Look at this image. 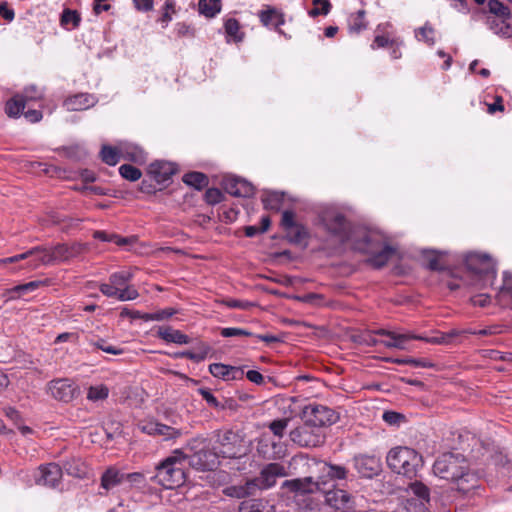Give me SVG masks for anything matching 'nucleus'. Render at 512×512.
Here are the masks:
<instances>
[{"label": "nucleus", "instance_id": "680f3d73", "mask_svg": "<svg viewBox=\"0 0 512 512\" xmlns=\"http://www.w3.org/2000/svg\"><path fill=\"white\" fill-rule=\"evenodd\" d=\"M174 12H175L174 0H165L161 21L167 25L172 20V14Z\"/></svg>", "mask_w": 512, "mask_h": 512}, {"label": "nucleus", "instance_id": "79ce46f5", "mask_svg": "<svg viewBox=\"0 0 512 512\" xmlns=\"http://www.w3.org/2000/svg\"><path fill=\"white\" fill-rule=\"evenodd\" d=\"M108 395L109 388L106 385L99 384L89 387L87 392V399L95 402L106 399Z\"/></svg>", "mask_w": 512, "mask_h": 512}, {"label": "nucleus", "instance_id": "473e14b6", "mask_svg": "<svg viewBox=\"0 0 512 512\" xmlns=\"http://www.w3.org/2000/svg\"><path fill=\"white\" fill-rule=\"evenodd\" d=\"M227 42H240L243 39V33L240 32L239 22L234 18H229L224 24Z\"/></svg>", "mask_w": 512, "mask_h": 512}, {"label": "nucleus", "instance_id": "72a5a7b5", "mask_svg": "<svg viewBox=\"0 0 512 512\" xmlns=\"http://www.w3.org/2000/svg\"><path fill=\"white\" fill-rule=\"evenodd\" d=\"M488 8L492 14L490 17L506 18V20H511L512 18L509 8L499 0H488Z\"/></svg>", "mask_w": 512, "mask_h": 512}, {"label": "nucleus", "instance_id": "f257e3e1", "mask_svg": "<svg viewBox=\"0 0 512 512\" xmlns=\"http://www.w3.org/2000/svg\"><path fill=\"white\" fill-rule=\"evenodd\" d=\"M435 475L456 482L460 491L467 492L475 486L476 476L468 469V463L461 454L447 453L440 456L433 465Z\"/></svg>", "mask_w": 512, "mask_h": 512}, {"label": "nucleus", "instance_id": "4468645a", "mask_svg": "<svg viewBox=\"0 0 512 512\" xmlns=\"http://www.w3.org/2000/svg\"><path fill=\"white\" fill-rule=\"evenodd\" d=\"M48 393L56 400L70 402L78 394V388L69 379L52 380L47 385Z\"/></svg>", "mask_w": 512, "mask_h": 512}, {"label": "nucleus", "instance_id": "603ef678", "mask_svg": "<svg viewBox=\"0 0 512 512\" xmlns=\"http://www.w3.org/2000/svg\"><path fill=\"white\" fill-rule=\"evenodd\" d=\"M220 334L222 337L229 338V337H252L254 334L246 329L237 328V327H225L222 328L220 331Z\"/></svg>", "mask_w": 512, "mask_h": 512}, {"label": "nucleus", "instance_id": "37998d69", "mask_svg": "<svg viewBox=\"0 0 512 512\" xmlns=\"http://www.w3.org/2000/svg\"><path fill=\"white\" fill-rule=\"evenodd\" d=\"M133 275L129 271H119L110 275L109 282H111L117 290H121L132 279Z\"/></svg>", "mask_w": 512, "mask_h": 512}, {"label": "nucleus", "instance_id": "2eb2a0df", "mask_svg": "<svg viewBox=\"0 0 512 512\" xmlns=\"http://www.w3.org/2000/svg\"><path fill=\"white\" fill-rule=\"evenodd\" d=\"M221 185L227 193L235 197H251L254 194V186L236 175L223 176Z\"/></svg>", "mask_w": 512, "mask_h": 512}, {"label": "nucleus", "instance_id": "f8f14e48", "mask_svg": "<svg viewBox=\"0 0 512 512\" xmlns=\"http://www.w3.org/2000/svg\"><path fill=\"white\" fill-rule=\"evenodd\" d=\"M465 265L471 273L475 275H489L495 277V262L487 255L477 252L468 253L465 256Z\"/></svg>", "mask_w": 512, "mask_h": 512}, {"label": "nucleus", "instance_id": "6e6d98bb", "mask_svg": "<svg viewBox=\"0 0 512 512\" xmlns=\"http://www.w3.org/2000/svg\"><path fill=\"white\" fill-rule=\"evenodd\" d=\"M204 199L209 205H216L223 201L224 195L218 188H209L204 194Z\"/></svg>", "mask_w": 512, "mask_h": 512}, {"label": "nucleus", "instance_id": "3c124183", "mask_svg": "<svg viewBox=\"0 0 512 512\" xmlns=\"http://www.w3.org/2000/svg\"><path fill=\"white\" fill-rule=\"evenodd\" d=\"M313 5L314 8L309 11L311 17H316L320 14L327 15L331 8L329 0H313Z\"/></svg>", "mask_w": 512, "mask_h": 512}, {"label": "nucleus", "instance_id": "a878e982", "mask_svg": "<svg viewBox=\"0 0 512 512\" xmlns=\"http://www.w3.org/2000/svg\"><path fill=\"white\" fill-rule=\"evenodd\" d=\"M157 336L168 343L180 345L190 343V338L186 334L170 326H160L157 330Z\"/></svg>", "mask_w": 512, "mask_h": 512}, {"label": "nucleus", "instance_id": "f03ea898", "mask_svg": "<svg viewBox=\"0 0 512 512\" xmlns=\"http://www.w3.org/2000/svg\"><path fill=\"white\" fill-rule=\"evenodd\" d=\"M87 250V245L83 243H73L71 245L58 244L52 248L37 246L27 252L5 258L1 260L2 263H14L21 260H25L33 254L41 253L38 262L32 263V268H38L40 265H50L56 262H65L74 257L79 256Z\"/></svg>", "mask_w": 512, "mask_h": 512}, {"label": "nucleus", "instance_id": "a19ab883", "mask_svg": "<svg viewBox=\"0 0 512 512\" xmlns=\"http://www.w3.org/2000/svg\"><path fill=\"white\" fill-rule=\"evenodd\" d=\"M93 237L103 242H113L118 246H124L129 242L127 238L120 237L114 233H107L105 231H95Z\"/></svg>", "mask_w": 512, "mask_h": 512}, {"label": "nucleus", "instance_id": "20e7f679", "mask_svg": "<svg viewBox=\"0 0 512 512\" xmlns=\"http://www.w3.org/2000/svg\"><path fill=\"white\" fill-rule=\"evenodd\" d=\"M319 471L321 475L317 481H314L312 477H306L304 479L287 480L283 483V486L298 493H313L317 490L324 489L325 478H329L330 480H344L348 476L346 467L327 462L321 463Z\"/></svg>", "mask_w": 512, "mask_h": 512}, {"label": "nucleus", "instance_id": "bf43d9fd", "mask_svg": "<svg viewBox=\"0 0 512 512\" xmlns=\"http://www.w3.org/2000/svg\"><path fill=\"white\" fill-rule=\"evenodd\" d=\"M139 296L138 291L132 285H126L118 291L117 299L119 301L134 300Z\"/></svg>", "mask_w": 512, "mask_h": 512}, {"label": "nucleus", "instance_id": "412c9836", "mask_svg": "<svg viewBox=\"0 0 512 512\" xmlns=\"http://www.w3.org/2000/svg\"><path fill=\"white\" fill-rule=\"evenodd\" d=\"M410 491L417 499L408 501L407 512H428L426 503L429 501V489L422 483L414 482L410 485Z\"/></svg>", "mask_w": 512, "mask_h": 512}, {"label": "nucleus", "instance_id": "a211bd4d", "mask_svg": "<svg viewBox=\"0 0 512 512\" xmlns=\"http://www.w3.org/2000/svg\"><path fill=\"white\" fill-rule=\"evenodd\" d=\"M218 453L212 448L201 449L195 452L193 455H187V464L197 470H212L218 463Z\"/></svg>", "mask_w": 512, "mask_h": 512}, {"label": "nucleus", "instance_id": "7ed1b4c3", "mask_svg": "<svg viewBox=\"0 0 512 512\" xmlns=\"http://www.w3.org/2000/svg\"><path fill=\"white\" fill-rule=\"evenodd\" d=\"M187 455L181 450H175L156 467L154 480L167 489H173L185 482L184 468Z\"/></svg>", "mask_w": 512, "mask_h": 512}, {"label": "nucleus", "instance_id": "5fc2aeb1", "mask_svg": "<svg viewBox=\"0 0 512 512\" xmlns=\"http://www.w3.org/2000/svg\"><path fill=\"white\" fill-rule=\"evenodd\" d=\"M32 163L36 164L38 169L41 172L48 174L51 177H63L60 169L58 167H56L55 165L51 164L50 162L39 161V162H32Z\"/></svg>", "mask_w": 512, "mask_h": 512}, {"label": "nucleus", "instance_id": "0eeeda50", "mask_svg": "<svg viewBox=\"0 0 512 512\" xmlns=\"http://www.w3.org/2000/svg\"><path fill=\"white\" fill-rule=\"evenodd\" d=\"M213 449L224 458H236L244 453L243 439L231 430L220 431L216 434Z\"/></svg>", "mask_w": 512, "mask_h": 512}, {"label": "nucleus", "instance_id": "58836bf2", "mask_svg": "<svg viewBox=\"0 0 512 512\" xmlns=\"http://www.w3.org/2000/svg\"><path fill=\"white\" fill-rule=\"evenodd\" d=\"M80 20V15L76 11L65 9L62 12L60 22L63 27L69 29L78 27Z\"/></svg>", "mask_w": 512, "mask_h": 512}, {"label": "nucleus", "instance_id": "bb28decb", "mask_svg": "<svg viewBox=\"0 0 512 512\" xmlns=\"http://www.w3.org/2000/svg\"><path fill=\"white\" fill-rule=\"evenodd\" d=\"M95 104V98L86 93L74 95L65 100L64 106L70 111H80L92 107Z\"/></svg>", "mask_w": 512, "mask_h": 512}, {"label": "nucleus", "instance_id": "4be33fe9", "mask_svg": "<svg viewBox=\"0 0 512 512\" xmlns=\"http://www.w3.org/2000/svg\"><path fill=\"white\" fill-rule=\"evenodd\" d=\"M377 335L386 336L388 338L393 339V348L405 350L407 349V343L410 340H420L426 342V336L417 335L412 332L406 333H396L394 331L386 330V329H378L374 332Z\"/></svg>", "mask_w": 512, "mask_h": 512}, {"label": "nucleus", "instance_id": "9d476101", "mask_svg": "<svg viewBox=\"0 0 512 512\" xmlns=\"http://www.w3.org/2000/svg\"><path fill=\"white\" fill-rule=\"evenodd\" d=\"M303 414L306 423L314 427L332 425L338 420L336 412L323 405H308L304 408Z\"/></svg>", "mask_w": 512, "mask_h": 512}, {"label": "nucleus", "instance_id": "e2e57ef3", "mask_svg": "<svg viewBox=\"0 0 512 512\" xmlns=\"http://www.w3.org/2000/svg\"><path fill=\"white\" fill-rule=\"evenodd\" d=\"M288 425V419H278L270 423L269 428L275 436L282 437Z\"/></svg>", "mask_w": 512, "mask_h": 512}, {"label": "nucleus", "instance_id": "c756f323", "mask_svg": "<svg viewBox=\"0 0 512 512\" xmlns=\"http://www.w3.org/2000/svg\"><path fill=\"white\" fill-rule=\"evenodd\" d=\"M22 99H24V103L26 107L34 106L36 102H41L44 97V92L42 89L38 88L35 85L27 86L21 94H19Z\"/></svg>", "mask_w": 512, "mask_h": 512}, {"label": "nucleus", "instance_id": "2f4dec72", "mask_svg": "<svg viewBox=\"0 0 512 512\" xmlns=\"http://www.w3.org/2000/svg\"><path fill=\"white\" fill-rule=\"evenodd\" d=\"M414 33L418 41L424 42L428 46H433L436 42V31L429 22L416 29Z\"/></svg>", "mask_w": 512, "mask_h": 512}, {"label": "nucleus", "instance_id": "69168bd1", "mask_svg": "<svg viewBox=\"0 0 512 512\" xmlns=\"http://www.w3.org/2000/svg\"><path fill=\"white\" fill-rule=\"evenodd\" d=\"M296 224L297 222L295 221V214L293 211L286 210L282 213L281 225L285 231L295 227Z\"/></svg>", "mask_w": 512, "mask_h": 512}, {"label": "nucleus", "instance_id": "7c9ffc66", "mask_svg": "<svg viewBox=\"0 0 512 512\" xmlns=\"http://www.w3.org/2000/svg\"><path fill=\"white\" fill-rule=\"evenodd\" d=\"M26 109L24 99L19 94H16L6 103L5 111L9 117L17 118L21 116Z\"/></svg>", "mask_w": 512, "mask_h": 512}, {"label": "nucleus", "instance_id": "b1692460", "mask_svg": "<svg viewBox=\"0 0 512 512\" xmlns=\"http://www.w3.org/2000/svg\"><path fill=\"white\" fill-rule=\"evenodd\" d=\"M122 483H124L123 472L111 466L101 476L100 487L105 490V493L99 492V494L106 495L108 491Z\"/></svg>", "mask_w": 512, "mask_h": 512}, {"label": "nucleus", "instance_id": "052dcab7", "mask_svg": "<svg viewBox=\"0 0 512 512\" xmlns=\"http://www.w3.org/2000/svg\"><path fill=\"white\" fill-rule=\"evenodd\" d=\"M123 479L124 482L129 483L131 487L141 486L145 482V477L140 472L123 473Z\"/></svg>", "mask_w": 512, "mask_h": 512}, {"label": "nucleus", "instance_id": "c9c22d12", "mask_svg": "<svg viewBox=\"0 0 512 512\" xmlns=\"http://www.w3.org/2000/svg\"><path fill=\"white\" fill-rule=\"evenodd\" d=\"M59 156L66 157V158L81 159V158L89 157V153L84 146H82L80 144H76L73 146L64 147L61 150H59Z\"/></svg>", "mask_w": 512, "mask_h": 512}, {"label": "nucleus", "instance_id": "6e6552de", "mask_svg": "<svg viewBox=\"0 0 512 512\" xmlns=\"http://www.w3.org/2000/svg\"><path fill=\"white\" fill-rule=\"evenodd\" d=\"M362 241H357L354 248L365 253L371 254L368 262L375 268H381L387 264L391 256L394 254V249L388 245L383 247L379 252H376L373 242L374 236L366 231H361Z\"/></svg>", "mask_w": 512, "mask_h": 512}, {"label": "nucleus", "instance_id": "8fccbe9b", "mask_svg": "<svg viewBox=\"0 0 512 512\" xmlns=\"http://www.w3.org/2000/svg\"><path fill=\"white\" fill-rule=\"evenodd\" d=\"M265 507L262 500H247L240 504L239 512H265Z\"/></svg>", "mask_w": 512, "mask_h": 512}, {"label": "nucleus", "instance_id": "c03bdc74", "mask_svg": "<svg viewBox=\"0 0 512 512\" xmlns=\"http://www.w3.org/2000/svg\"><path fill=\"white\" fill-rule=\"evenodd\" d=\"M262 202L266 209L279 210L282 202V194L278 192H267L262 197Z\"/></svg>", "mask_w": 512, "mask_h": 512}, {"label": "nucleus", "instance_id": "864d4df0", "mask_svg": "<svg viewBox=\"0 0 512 512\" xmlns=\"http://www.w3.org/2000/svg\"><path fill=\"white\" fill-rule=\"evenodd\" d=\"M460 334V331L453 329L448 333H441L436 337H426V342L432 344H448L453 337H456Z\"/></svg>", "mask_w": 512, "mask_h": 512}, {"label": "nucleus", "instance_id": "393cba45", "mask_svg": "<svg viewBox=\"0 0 512 512\" xmlns=\"http://www.w3.org/2000/svg\"><path fill=\"white\" fill-rule=\"evenodd\" d=\"M510 21L506 20V18L487 17L486 25L495 35L509 39L512 38V25Z\"/></svg>", "mask_w": 512, "mask_h": 512}, {"label": "nucleus", "instance_id": "0e129e2a", "mask_svg": "<svg viewBox=\"0 0 512 512\" xmlns=\"http://www.w3.org/2000/svg\"><path fill=\"white\" fill-rule=\"evenodd\" d=\"M92 345L109 354L119 355L122 353V349L107 344L103 339L93 342Z\"/></svg>", "mask_w": 512, "mask_h": 512}, {"label": "nucleus", "instance_id": "338daca9", "mask_svg": "<svg viewBox=\"0 0 512 512\" xmlns=\"http://www.w3.org/2000/svg\"><path fill=\"white\" fill-rule=\"evenodd\" d=\"M51 221L54 224L61 225L63 229H69L76 226L80 220L73 218H61L58 215H53Z\"/></svg>", "mask_w": 512, "mask_h": 512}, {"label": "nucleus", "instance_id": "dca6fc26", "mask_svg": "<svg viewBox=\"0 0 512 512\" xmlns=\"http://www.w3.org/2000/svg\"><path fill=\"white\" fill-rule=\"evenodd\" d=\"M62 478V468L56 463L40 465L34 473L35 483L38 485L55 487Z\"/></svg>", "mask_w": 512, "mask_h": 512}, {"label": "nucleus", "instance_id": "423d86ee", "mask_svg": "<svg viewBox=\"0 0 512 512\" xmlns=\"http://www.w3.org/2000/svg\"><path fill=\"white\" fill-rule=\"evenodd\" d=\"M320 223L325 231L340 244L350 238L351 227L342 213L334 209H327L320 215Z\"/></svg>", "mask_w": 512, "mask_h": 512}, {"label": "nucleus", "instance_id": "09e8293b", "mask_svg": "<svg viewBox=\"0 0 512 512\" xmlns=\"http://www.w3.org/2000/svg\"><path fill=\"white\" fill-rule=\"evenodd\" d=\"M119 173L123 178L129 181H137L142 175L141 171L138 168L128 163L123 164L119 167Z\"/></svg>", "mask_w": 512, "mask_h": 512}, {"label": "nucleus", "instance_id": "39448f33", "mask_svg": "<svg viewBox=\"0 0 512 512\" xmlns=\"http://www.w3.org/2000/svg\"><path fill=\"white\" fill-rule=\"evenodd\" d=\"M386 461L392 471L408 478L416 477L423 467L422 456L416 450L406 446L392 448L387 454Z\"/></svg>", "mask_w": 512, "mask_h": 512}, {"label": "nucleus", "instance_id": "aec40b11", "mask_svg": "<svg viewBox=\"0 0 512 512\" xmlns=\"http://www.w3.org/2000/svg\"><path fill=\"white\" fill-rule=\"evenodd\" d=\"M138 428L148 435L162 436L163 439H173L180 435V431L155 420H145L138 424Z\"/></svg>", "mask_w": 512, "mask_h": 512}, {"label": "nucleus", "instance_id": "f3484780", "mask_svg": "<svg viewBox=\"0 0 512 512\" xmlns=\"http://www.w3.org/2000/svg\"><path fill=\"white\" fill-rule=\"evenodd\" d=\"M357 472L365 478H372L381 471V459L375 455H357L353 459Z\"/></svg>", "mask_w": 512, "mask_h": 512}, {"label": "nucleus", "instance_id": "ea45409f", "mask_svg": "<svg viewBox=\"0 0 512 512\" xmlns=\"http://www.w3.org/2000/svg\"><path fill=\"white\" fill-rule=\"evenodd\" d=\"M310 432L307 428H296L290 432V439L300 446H309L313 444L309 439Z\"/></svg>", "mask_w": 512, "mask_h": 512}, {"label": "nucleus", "instance_id": "13d9d810", "mask_svg": "<svg viewBox=\"0 0 512 512\" xmlns=\"http://www.w3.org/2000/svg\"><path fill=\"white\" fill-rule=\"evenodd\" d=\"M29 293L25 284H20L12 288L6 289L4 296H7V301L19 299L21 296Z\"/></svg>", "mask_w": 512, "mask_h": 512}, {"label": "nucleus", "instance_id": "de8ad7c7", "mask_svg": "<svg viewBox=\"0 0 512 512\" xmlns=\"http://www.w3.org/2000/svg\"><path fill=\"white\" fill-rule=\"evenodd\" d=\"M176 311L173 308H165L153 313H144L141 319L144 321H162L172 317Z\"/></svg>", "mask_w": 512, "mask_h": 512}, {"label": "nucleus", "instance_id": "6ab92c4d", "mask_svg": "<svg viewBox=\"0 0 512 512\" xmlns=\"http://www.w3.org/2000/svg\"><path fill=\"white\" fill-rule=\"evenodd\" d=\"M175 172L174 162H150L147 168L148 176L159 185H167Z\"/></svg>", "mask_w": 512, "mask_h": 512}, {"label": "nucleus", "instance_id": "4d7b16f0", "mask_svg": "<svg viewBox=\"0 0 512 512\" xmlns=\"http://www.w3.org/2000/svg\"><path fill=\"white\" fill-rule=\"evenodd\" d=\"M481 353L483 357L489 358L491 360L512 362V353H503L494 349L483 350Z\"/></svg>", "mask_w": 512, "mask_h": 512}, {"label": "nucleus", "instance_id": "e433bc0d", "mask_svg": "<svg viewBox=\"0 0 512 512\" xmlns=\"http://www.w3.org/2000/svg\"><path fill=\"white\" fill-rule=\"evenodd\" d=\"M64 470L71 476L83 477L86 474V467L80 459H71L63 464Z\"/></svg>", "mask_w": 512, "mask_h": 512}, {"label": "nucleus", "instance_id": "9b49d317", "mask_svg": "<svg viewBox=\"0 0 512 512\" xmlns=\"http://www.w3.org/2000/svg\"><path fill=\"white\" fill-rule=\"evenodd\" d=\"M287 475L286 468L280 463H269L262 468L259 476L247 482L248 486L259 489H269L276 484L280 477Z\"/></svg>", "mask_w": 512, "mask_h": 512}, {"label": "nucleus", "instance_id": "f704fd0d", "mask_svg": "<svg viewBox=\"0 0 512 512\" xmlns=\"http://www.w3.org/2000/svg\"><path fill=\"white\" fill-rule=\"evenodd\" d=\"M199 12L206 17L212 18L221 10L220 0H199Z\"/></svg>", "mask_w": 512, "mask_h": 512}, {"label": "nucleus", "instance_id": "774afa93", "mask_svg": "<svg viewBox=\"0 0 512 512\" xmlns=\"http://www.w3.org/2000/svg\"><path fill=\"white\" fill-rule=\"evenodd\" d=\"M199 394L203 397V399L207 402V404L211 407L218 408L220 406L217 398L210 392V390L201 388L199 389Z\"/></svg>", "mask_w": 512, "mask_h": 512}, {"label": "nucleus", "instance_id": "1a4fd4ad", "mask_svg": "<svg viewBox=\"0 0 512 512\" xmlns=\"http://www.w3.org/2000/svg\"><path fill=\"white\" fill-rule=\"evenodd\" d=\"M146 156L138 146L129 143H119L115 146L103 145L100 150L101 160H141Z\"/></svg>", "mask_w": 512, "mask_h": 512}, {"label": "nucleus", "instance_id": "cd10ccee", "mask_svg": "<svg viewBox=\"0 0 512 512\" xmlns=\"http://www.w3.org/2000/svg\"><path fill=\"white\" fill-rule=\"evenodd\" d=\"M259 17L265 26L278 28L280 25L284 24L283 14L275 8L268 7L266 10L260 12Z\"/></svg>", "mask_w": 512, "mask_h": 512}, {"label": "nucleus", "instance_id": "49530a36", "mask_svg": "<svg viewBox=\"0 0 512 512\" xmlns=\"http://www.w3.org/2000/svg\"><path fill=\"white\" fill-rule=\"evenodd\" d=\"M365 12L363 10L358 11L352 15L349 20V28L352 32L359 33L366 29L367 23L365 21Z\"/></svg>", "mask_w": 512, "mask_h": 512}, {"label": "nucleus", "instance_id": "c85d7f7f", "mask_svg": "<svg viewBox=\"0 0 512 512\" xmlns=\"http://www.w3.org/2000/svg\"><path fill=\"white\" fill-rule=\"evenodd\" d=\"M182 181L186 185L191 186L197 190H201L209 184L207 175L197 171L185 173L182 177Z\"/></svg>", "mask_w": 512, "mask_h": 512}, {"label": "nucleus", "instance_id": "a18cd8bd", "mask_svg": "<svg viewBox=\"0 0 512 512\" xmlns=\"http://www.w3.org/2000/svg\"><path fill=\"white\" fill-rule=\"evenodd\" d=\"M287 237L293 243H301L304 239L308 237L307 229L297 223L295 227H292L290 230H286Z\"/></svg>", "mask_w": 512, "mask_h": 512}, {"label": "nucleus", "instance_id": "ddd939ff", "mask_svg": "<svg viewBox=\"0 0 512 512\" xmlns=\"http://www.w3.org/2000/svg\"><path fill=\"white\" fill-rule=\"evenodd\" d=\"M321 491L324 494L325 502L330 507L341 512H355L354 498L347 491L339 488Z\"/></svg>", "mask_w": 512, "mask_h": 512}, {"label": "nucleus", "instance_id": "4c0bfd02", "mask_svg": "<svg viewBox=\"0 0 512 512\" xmlns=\"http://www.w3.org/2000/svg\"><path fill=\"white\" fill-rule=\"evenodd\" d=\"M211 347L206 343H201L195 351H186L182 353V356L192 360L194 362H201L206 359L208 354L211 352Z\"/></svg>", "mask_w": 512, "mask_h": 512}, {"label": "nucleus", "instance_id": "5701e85b", "mask_svg": "<svg viewBox=\"0 0 512 512\" xmlns=\"http://www.w3.org/2000/svg\"><path fill=\"white\" fill-rule=\"evenodd\" d=\"M209 372L216 378L224 381L239 380L244 376V369L241 367L230 366L223 363H213L209 365Z\"/></svg>", "mask_w": 512, "mask_h": 512}]
</instances>
